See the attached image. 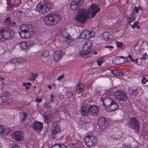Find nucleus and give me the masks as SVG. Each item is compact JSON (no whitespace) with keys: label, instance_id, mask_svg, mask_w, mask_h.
<instances>
[{"label":"nucleus","instance_id":"obj_36","mask_svg":"<svg viewBox=\"0 0 148 148\" xmlns=\"http://www.w3.org/2000/svg\"><path fill=\"white\" fill-rule=\"evenodd\" d=\"M18 58H13L10 60V62L11 63L16 64H18Z\"/></svg>","mask_w":148,"mask_h":148},{"label":"nucleus","instance_id":"obj_46","mask_svg":"<svg viewBox=\"0 0 148 148\" xmlns=\"http://www.w3.org/2000/svg\"><path fill=\"white\" fill-rule=\"evenodd\" d=\"M138 23V21H135L133 25L131 24L130 25L133 29H134L137 25Z\"/></svg>","mask_w":148,"mask_h":148},{"label":"nucleus","instance_id":"obj_39","mask_svg":"<svg viewBox=\"0 0 148 148\" xmlns=\"http://www.w3.org/2000/svg\"><path fill=\"white\" fill-rule=\"evenodd\" d=\"M31 83L30 82H27L26 83H24L23 84V86H24L25 87V88L26 89H28L29 88L28 86H31Z\"/></svg>","mask_w":148,"mask_h":148},{"label":"nucleus","instance_id":"obj_29","mask_svg":"<svg viewBox=\"0 0 148 148\" xmlns=\"http://www.w3.org/2000/svg\"><path fill=\"white\" fill-rule=\"evenodd\" d=\"M44 119V122L46 123H48L50 121L51 118V115L49 114H46L43 116Z\"/></svg>","mask_w":148,"mask_h":148},{"label":"nucleus","instance_id":"obj_57","mask_svg":"<svg viewBox=\"0 0 148 148\" xmlns=\"http://www.w3.org/2000/svg\"><path fill=\"white\" fill-rule=\"evenodd\" d=\"M117 70H111V72L113 75H116Z\"/></svg>","mask_w":148,"mask_h":148},{"label":"nucleus","instance_id":"obj_24","mask_svg":"<svg viewBox=\"0 0 148 148\" xmlns=\"http://www.w3.org/2000/svg\"><path fill=\"white\" fill-rule=\"evenodd\" d=\"M29 44V43L28 42H22L19 44V46L21 49L24 51L28 48Z\"/></svg>","mask_w":148,"mask_h":148},{"label":"nucleus","instance_id":"obj_27","mask_svg":"<svg viewBox=\"0 0 148 148\" xmlns=\"http://www.w3.org/2000/svg\"><path fill=\"white\" fill-rule=\"evenodd\" d=\"M136 14H134V12L131 13L127 18L128 19V23H130L133 21L136 18Z\"/></svg>","mask_w":148,"mask_h":148},{"label":"nucleus","instance_id":"obj_14","mask_svg":"<svg viewBox=\"0 0 148 148\" xmlns=\"http://www.w3.org/2000/svg\"><path fill=\"white\" fill-rule=\"evenodd\" d=\"M127 58H124L122 56H118L114 58L112 60L113 63L115 64H121L127 61Z\"/></svg>","mask_w":148,"mask_h":148},{"label":"nucleus","instance_id":"obj_60","mask_svg":"<svg viewBox=\"0 0 148 148\" xmlns=\"http://www.w3.org/2000/svg\"><path fill=\"white\" fill-rule=\"evenodd\" d=\"M136 145L135 146H134L132 145H131V147H130V148H138V147L137 146V143H136Z\"/></svg>","mask_w":148,"mask_h":148},{"label":"nucleus","instance_id":"obj_37","mask_svg":"<svg viewBox=\"0 0 148 148\" xmlns=\"http://www.w3.org/2000/svg\"><path fill=\"white\" fill-rule=\"evenodd\" d=\"M49 54L48 51L47 50H45L42 52V56L44 57H46L48 56Z\"/></svg>","mask_w":148,"mask_h":148},{"label":"nucleus","instance_id":"obj_44","mask_svg":"<svg viewBox=\"0 0 148 148\" xmlns=\"http://www.w3.org/2000/svg\"><path fill=\"white\" fill-rule=\"evenodd\" d=\"M44 106L45 108L47 109L51 108H52V106L51 105L47 103H45L44 104Z\"/></svg>","mask_w":148,"mask_h":148},{"label":"nucleus","instance_id":"obj_31","mask_svg":"<svg viewBox=\"0 0 148 148\" xmlns=\"http://www.w3.org/2000/svg\"><path fill=\"white\" fill-rule=\"evenodd\" d=\"M60 131L61 130L60 126L57 124L55 126V128L53 131V134H56L57 133L60 132Z\"/></svg>","mask_w":148,"mask_h":148},{"label":"nucleus","instance_id":"obj_50","mask_svg":"<svg viewBox=\"0 0 148 148\" xmlns=\"http://www.w3.org/2000/svg\"><path fill=\"white\" fill-rule=\"evenodd\" d=\"M148 81L147 79H146V78L143 77V79L141 80V82L143 84H145Z\"/></svg>","mask_w":148,"mask_h":148},{"label":"nucleus","instance_id":"obj_53","mask_svg":"<svg viewBox=\"0 0 148 148\" xmlns=\"http://www.w3.org/2000/svg\"><path fill=\"white\" fill-rule=\"evenodd\" d=\"M3 29L0 30V39L3 38Z\"/></svg>","mask_w":148,"mask_h":148},{"label":"nucleus","instance_id":"obj_63","mask_svg":"<svg viewBox=\"0 0 148 148\" xmlns=\"http://www.w3.org/2000/svg\"><path fill=\"white\" fill-rule=\"evenodd\" d=\"M138 59L136 58L135 59H133V61L132 62H134L136 63H137L138 62Z\"/></svg>","mask_w":148,"mask_h":148},{"label":"nucleus","instance_id":"obj_11","mask_svg":"<svg viewBox=\"0 0 148 148\" xmlns=\"http://www.w3.org/2000/svg\"><path fill=\"white\" fill-rule=\"evenodd\" d=\"M23 134L22 131H16L14 132L12 136V138L17 141H22L23 138Z\"/></svg>","mask_w":148,"mask_h":148},{"label":"nucleus","instance_id":"obj_2","mask_svg":"<svg viewBox=\"0 0 148 148\" xmlns=\"http://www.w3.org/2000/svg\"><path fill=\"white\" fill-rule=\"evenodd\" d=\"M18 32L23 38H28L32 34L33 30L32 28H29L27 25L23 24L19 27Z\"/></svg>","mask_w":148,"mask_h":148},{"label":"nucleus","instance_id":"obj_4","mask_svg":"<svg viewBox=\"0 0 148 148\" xmlns=\"http://www.w3.org/2000/svg\"><path fill=\"white\" fill-rule=\"evenodd\" d=\"M97 142V138L92 134H88L84 138L85 144L89 147H92L96 145Z\"/></svg>","mask_w":148,"mask_h":148},{"label":"nucleus","instance_id":"obj_34","mask_svg":"<svg viewBox=\"0 0 148 148\" xmlns=\"http://www.w3.org/2000/svg\"><path fill=\"white\" fill-rule=\"evenodd\" d=\"M103 38L105 40H108L109 39V35L107 32H104L103 34Z\"/></svg>","mask_w":148,"mask_h":148},{"label":"nucleus","instance_id":"obj_30","mask_svg":"<svg viewBox=\"0 0 148 148\" xmlns=\"http://www.w3.org/2000/svg\"><path fill=\"white\" fill-rule=\"evenodd\" d=\"M92 45V43L89 40H88L86 41V42L85 43L84 46L83 48L84 49H90V47Z\"/></svg>","mask_w":148,"mask_h":148},{"label":"nucleus","instance_id":"obj_6","mask_svg":"<svg viewBox=\"0 0 148 148\" xmlns=\"http://www.w3.org/2000/svg\"><path fill=\"white\" fill-rule=\"evenodd\" d=\"M49 5L46 4L40 3H38L36 6L37 11L40 13L44 14L51 10Z\"/></svg>","mask_w":148,"mask_h":148},{"label":"nucleus","instance_id":"obj_43","mask_svg":"<svg viewBox=\"0 0 148 148\" xmlns=\"http://www.w3.org/2000/svg\"><path fill=\"white\" fill-rule=\"evenodd\" d=\"M5 20L6 23H7L8 25H10L11 22L10 17H8L6 18Z\"/></svg>","mask_w":148,"mask_h":148},{"label":"nucleus","instance_id":"obj_7","mask_svg":"<svg viewBox=\"0 0 148 148\" xmlns=\"http://www.w3.org/2000/svg\"><path fill=\"white\" fill-rule=\"evenodd\" d=\"M90 105L86 103H84L82 104L81 108V113L83 116H86L88 115L90 112Z\"/></svg>","mask_w":148,"mask_h":148},{"label":"nucleus","instance_id":"obj_59","mask_svg":"<svg viewBox=\"0 0 148 148\" xmlns=\"http://www.w3.org/2000/svg\"><path fill=\"white\" fill-rule=\"evenodd\" d=\"M16 23L14 22H13L12 23L11 22V24L10 26H11L12 27H15L16 25Z\"/></svg>","mask_w":148,"mask_h":148},{"label":"nucleus","instance_id":"obj_54","mask_svg":"<svg viewBox=\"0 0 148 148\" xmlns=\"http://www.w3.org/2000/svg\"><path fill=\"white\" fill-rule=\"evenodd\" d=\"M116 44L117 47H120L122 46V44L121 42H116Z\"/></svg>","mask_w":148,"mask_h":148},{"label":"nucleus","instance_id":"obj_41","mask_svg":"<svg viewBox=\"0 0 148 148\" xmlns=\"http://www.w3.org/2000/svg\"><path fill=\"white\" fill-rule=\"evenodd\" d=\"M27 114L26 112L23 113V115L22 116V122L25 121L26 120V119L27 118Z\"/></svg>","mask_w":148,"mask_h":148},{"label":"nucleus","instance_id":"obj_20","mask_svg":"<svg viewBox=\"0 0 148 148\" xmlns=\"http://www.w3.org/2000/svg\"><path fill=\"white\" fill-rule=\"evenodd\" d=\"M115 98L119 101H125L127 99L126 93H114Z\"/></svg>","mask_w":148,"mask_h":148},{"label":"nucleus","instance_id":"obj_12","mask_svg":"<svg viewBox=\"0 0 148 148\" xmlns=\"http://www.w3.org/2000/svg\"><path fill=\"white\" fill-rule=\"evenodd\" d=\"M123 133L121 131L113 132L111 136V139L114 140H118L124 136Z\"/></svg>","mask_w":148,"mask_h":148},{"label":"nucleus","instance_id":"obj_18","mask_svg":"<svg viewBox=\"0 0 148 148\" xmlns=\"http://www.w3.org/2000/svg\"><path fill=\"white\" fill-rule=\"evenodd\" d=\"M83 3L82 0H73L71 2V8L73 10H75L78 7L80 6Z\"/></svg>","mask_w":148,"mask_h":148},{"label":"nucleus","instance_id":"obj_17","mask_svg":"<svg viewBox=\"0 0 148 148\" xmlns=\"http://www.w3.org/2000/svg\"><path fill=\"white\" fill-rule=\"evenodd\" d=\"M107 107L106 110L108 112H113L118 109L119 106L116 101L114 100L110 106Z\"/></svg>","mask_w":148,"mask_h":148},{"label":"nucleus","instance_id":"obj_9","mask_svg":"<svg viewBox=\"0 0 148 148\" xmlns=\"http://www.w3.org/2000/svg\"><path fill=\"white\" fill-rule=\"evenodd\" d=\"M14 30L10 29H3V38L4 39H10L14 36Z\"/></svg>","mask_w":148,"mask_h":148},{"label":"nucleus","instance_id":"obj_51","mask_svg":"<svg viewBox=\"0 0 148 148\" xmlns=\"http://www.w3.org/2000/svg\"><path fill=\"white\" fill-rule=\"evenodd\" d=\"M123 74V73L121 71H117L116 76H121Z\"/></svg>","mask_w":148,"mask_h":148},{"label":"nucleus","instance_id":"obj_58","mask_svg":"<svg viewBox=\"0 0 148 148\" xmlns=\"http://www.w3.org/2000/svg\"><path fill=\"white\" fill-rule=\"evenodd\" d=\"M105 47L106 48L110 49H113L114 48V47L113 46L110 45H106L105 46Z\"/></svg>","mask_w":148,"mask_h":148},{"label":"nucleus","instance_id":"obj_45","mask_svg":"<svg viewBox=\"0 0 148 148\" xmlns=\"http://www.w3.org/2000/svg\"><path fill=\"white\" fill-rule=\"evenodd\" d=\"M1 98L3 102L6 103L7 101L8 98L5 96H2L1 97Z\"/></svg>","mask_w":148,"mask_h":148},{"label":"nucleus","instance_id":"obj_21","mask_svg":"<svg viewBox=\"0 0 148 148\" xmlns=\"http://www.w3.org/2000/svg\"><path fill=\"white\" fill-rule=\"evenodd\" d=\"M53 25H56L60 21L61 16L58 14H51Z\"/></svg>","mask_w":148,"mask_h":148},{"label":"nucleus","instance_id":"obj_49","mask_svg":"<svg viewBox=\"0 0 148 148\" xmlns=\"http://www.w3.org/2000/svg\"><path fill=\"white\" fill-rule=\"evenodd\" d=\"M60 145L59 144H55L51 147V148H60Z\"/></svg>","mask_w":148,"mask_h":148},{"label":"nucleus","instance_id":"obj_56","mask_svg":"<svg viewBox=\"0 0 148 148\" xmlns=\"http://www.w3.org/2000/svg\"><path fill=\"white\" fill-rule=\"evenodd\" d=\"M134 11H135L137 13H138L139 12V10L138 7L136 6L134 7Z\"/></svg>","mask_w":148,"mask_h":148},{"label":"nucleus","instance_id":"obj_32","mask_svg":"<svg viewBox=\"0 0 148 148\" xmlns=\"http://www.w3.org/2000/svg\"><path fill=\"white\" fill-rule=\"evenodd\" d=\"M66 42L68 45H71L73 42V40L72 38L70 36L68 38H66Z\"/></svg>","mask_w":148,"mask_h":148},{"label":"nucleus","instance_id":"obj_15","mask_svg":"<svg viewBox=\"0 0 148 148\" xmlns=\"http://www.w3.org/2000/svg\"><path fill=\"white\" fill-rule=\"evenodd\" d=\"M11 133L10 129L8 126L0 125V134L3 135L9 136Z\"/></svg>","mask_w":148,"mask_h":148},{"label":"nucleus","instance_id":"obj_1","mask_svg":"<svg viewBox=\"0 0 148 148\" xmlns=\"http://www.w3.org/2000/svg\"><path fill=\"white\" fill-rule=\"evenodd\" d=\"M99 10L97 5L92 4L87 10L84 9L79 10L76 15L75 19L76 21L84 23L89 18H92L95 16Z\"/></svg>","mask_w":148,"mask_h":148},{"label":"nucleus","instance_id":"obj_25","mask_svg":"<svg viewBox=\"0 0 148 148\" xmlns=\"http://www.w3.org/2000/svg\"><path fill=\"white\" fill-rule=\"evenodd\" d=\"M79 126L81 128L84 129H87L89 127V124L88 122L85 121L80 120L79 121Z\"/></svg>","mask_w":148,"mask_h":148},{"label":"nucleus","instance_id":"obj_3","mask_svg":"<svg viewBox=\"0 0 148 148\" xmlns=\"http://www.w3.org/2000/svg\"><path fill=\"white\" fill-rule=\"evenodd\" d=\"M127 125L132 129L134 130L137 132H139L140 128V122L135 117H131L127 123Z\"/></svg>","mask_w":148,"mask_h":148},{"label":"nucleus","instance_id":"obj_47","mask_svg":"<svg viewBox=\"0 0 148 148\" xmlns=\"http://www.w3.org/2000/svg\"><path fill=\"white\" fill-rule=\"evenodd\" d=\"M148 57V56L147 55L146 53H145L143 55L141 58L143 60H146Z\"/></svg>","mask_w":148,"mask_h":148},{"label":"nucleus","instance_id":"obj_8","mask_svg":"<svg viewBox=\"0 0 148 148\" xmlns=\"http://www.w3.org/2000/svg\"><path fill=\"white\" fill-rule=\"evenodd\" d=\"M32 127L36 132L40 133L43 128V123L37 121H35L32 125Z\"/></svg>","mask_w":148,"mask_h":148},{"label":"nucleus","instance_id":"obj_40","mask_svg":"<svg viewBox=\"0 0 148 148\" xmlns=\"http://www.w3.org/2000/svg\"><path fill=\"white\" fill-rule=\"evenodd\" d=\"M38 76L37 74H34L33 73L31 74V75L30 79L32 80H34Z\"/></svg>","mask_w":148,"mask_h":148},{"label":"nucleus","instance_id":"obj_64","mask_svg":"<svg viewBox=\"0 0 148 148\" xmlns=\"http://www.w3.org/2000/svg\"><path fill=\"white\" fill-rule=\"evenodd\" d=\"M70 94V97H71L73 95V93H66V95L67 96Z\"/></svg>","mask_w":148,"mask_h":148},{"label":"nucleus","instance_id":"obj_62","mask_svg":"<svg viewBox=\"0 0 148 148\" xmlns=\"http://www.w3.org/2000/svg\"><path fill=\"white\" fill-rule=\"evenodd\" d=\"M60 148H67V147L64 145H60Z\"/></svg>","mask_w":148,"mask_h":148},{"label":"nucleus","instance_id":"obj_13","mask_svg":"<svg viewBox=\"0 0 148 148\" xmlns=\"http://www.w3.org/2000/svg\"><path fill=\"white\" fill-rule=\"evenodd\" d=\"M100 101H103L104 108L106 110L107 107H108L114 99L109 97H106L104 98L102 97L100 98Z\"/></svg>","mask_w":148,"mask_h":148},{"label":"nucleus","instance_id":"obj_28","mask_svg":"<svg viewBox=\"0 0 148 148\" xmlns=\"http://www.w3.org/2000/svg\"><path fill=\"white\" fill-rule=\"evenodd\" d=\"M61 31L62 35L64 38H68L70 36V35L67 33L66 29L64 27H62Z\"/></svg>","mask_w":148,"mask_h":148},{"label":"nucleus","instance_id":"obj_52","mask_svg":"<svg viewBox=\"0 0 148 148\" xmlns=\"http://www.w3.org/2000/svg\"><path fill=\"white\" fill-rule=\"evenodd\" d=\"M64 77V74H62L60 76H59L58 78H57V80L59 81L61 79H62Z\"/></svg>","mask_w":148,"mask_h":148},{"label":"nucleus","instance_id":"obj_26","mask_svg":"<svg viewBox=\"0 0 148 148\" xmlns=\"http://www.w3.org/2000/svg\"><path fill=\"white\" fill-rule=\"evenodd\" d=\"M62 54V51L60 50L57 51L55 52L54 55V58L55 61H58L61 59Z\"/></svg>","mask_w":148,"mask_h":148},{"label":"nucleus","instance_id":"obj_42","mask_svg":"<svg viewBox=\"0 0 148 148\" xmlns=\"http://www.w3.org/2000/svg\"><path fill=\"white\" fill-rule=\"evenodd\" d=\"M18 63H23L25 61V60L24 58H18Z\"/></svg>","mask_w":148,"mask_h":148},{"label":"nucleus","instance_id":"obj_22","mask_svg":"<svg viewBox=\"0 0 148 148\" xmlns=\"http://www.w3.org/2000/svg\"><path fill=\"white\" fill-rule=\"evenodd\" d=\"M84 84L81 82H78L76 87V92H84Z\"/></svg>","mask_w":148,"mask_h":148},{"label":"nucleus","instance_id":"obj_33","mask_svg":"<svg viewBox=\"0 0 148 148\" xmlns=\"http://www.w3.org/2000/svg\"><path fill=\"white\" fill-rule=\"evenodd\" d=\"M138 90V88L135 86H133L132 87H129L128 88V91L129 92H134L137 91Z\"/></svg>","mask_w":148,"mask_h":148},{"label":"nucleus","instance_id":"obj_61","mask_svg":"<svg viewBox=\"0 0 148 148\" xmlns=\"http://www.w3.org/2000/svg\"><path fill=\"white\" fill-rule=\"evenodd\" d=\"M128 58H129V59L131 60V61H133V59L132 56L131 55H129L128 56Z\"/></svg>","mask_w":148,"mask_h":148},{"label":"nucleus","instance_id":"obj_35","mask_svg":"<svg viewBox=\"0 0 148 148\" xmlns=\"http://www.w3.org/2000/svg\"><path fill=\"white\" fill-rule=\"evenodd\" d=\"M104 61V58L103 57H101L97 60V63L99 66H101L102 63H103Z\"/></svg>","mask_w":148,"mask_h":148},{"label":"nucleus","instance_id":"obj_5","mask_svg":"<svg viewBox=\"0 0 148 148\" xmlns=\"http://www.w3.org/2000/svg\"><path fill=\"white\" fill-rule=\"evenodd\" d=\"M109 120L105 117H101L98 121V124L102 131H104L109 125Z\"/></svg>","mask_w":148,"mask_h":148},{"label":"nucleus","instance_id":"obj_19","mask_svg":"<svg viewBox=\"0 0 148 148\" xmlns=\"http://www.w3.org/2000/svg\"><path fill=\"white\" fill-rule=\"evenodd\" d=\"M90 53V49H84L82 48V51L79 52V56L84 58H87L91 56Z\"/></svg>","mask_w":148,"mask_h":148},{"label":"nucleus","instance_id":"obj_38","mask_svg":"<svg viewBox=\"0 0 148 148\" xmlns=\"http://www.w3.org/2000/svg\"><path fill=\"white\" fill-rule=\"evenodd\" d=\"M9 146L10 148H19L18 145L14 143L10 144Z\"/></svg>","mask_w":148,"mask_h":148},{"label":"nucleus","instance_id":"obj_10","mask_svg":"<svg viewBox=\"0 0 148 148\" xmlns=\"http://www.w3.org/2000/svg\"><path fill=\"white\" fill-rule=\"evenodd\" d=\"M95 35L94 32L85 30L81 33L80 35V37L82 38L87 40L93 37Z\"/></svg>","mask_w":148,"mask_h":148},{"label":"nucleus","instance_id":"obj_23","mask_svg":"<svg viewBox=\"0 0 148 148\" xmlns=\"http://www.w3.org/2000/svg\"><path fill=\"white\" fill-rule=\"evenodd\" d=\"M43 21L44 23L47 25H53L51 14L44 17L43 18Z\"/></svg>","mask_w":148,"mask_h":148},{"label":"nucleus","instance_id":"obj_16","mask_svg":"<svg viewBox=\"0 0 148 148\" xmlns=\"http://www.w3.org/2000/svg\"><path fill=\"white\" fill-rule=\"evenodd\" d=\"M90 114L93 116L98 115L99 112V109L98 106L94 105H90Z\"/></svg>","mask_w":148,"mask_h":148},{"label":"nucleus","instance_id":"obj_48","mask_svg":"<svg viewBox=\"0 0 148 148\" xmlns=\"http://www.w3.org/2000/svg\"><path fill=\"white\" fill-rule=\"evenodd\" d=\"M51 96V99H50V102H54V101L55 100V96L53 94H52L50 95Z\"/></svg>","mask_w":148,"mask_h":148},{"label":"nucleus","instance_id":"obj_55","mask_svg":"<svg viewBox=\"0 0 148 148\" xmlns=\"http://www.w3.org/2000/svg\"><path fill=\"white\" fill-rule=\"evenodd\" d=\"M42 99L41 98L39 99L38 97H37L36 98V101L37 103H40L42 101Z\"/></svg>","mask_w":148,"mask_h":148}]
</instances>
